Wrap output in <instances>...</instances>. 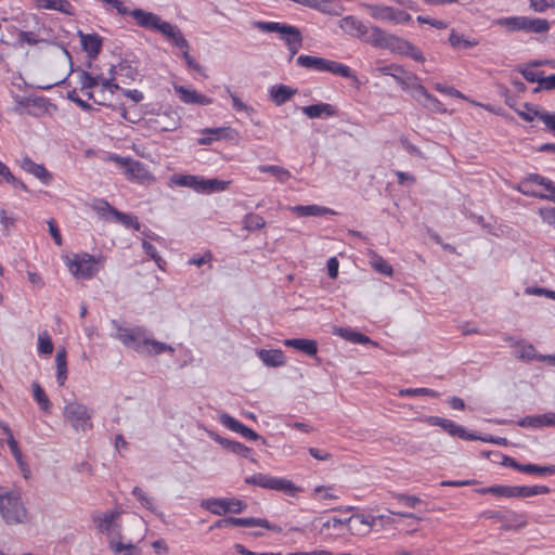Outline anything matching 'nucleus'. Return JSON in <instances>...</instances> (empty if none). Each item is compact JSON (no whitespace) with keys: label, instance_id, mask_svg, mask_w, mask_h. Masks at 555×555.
I'll return each mask as SVG.
<instances>
[{"label":"nucleus","instance_id":"52","mask_svg":"<svg viewBox=\"0 0 555 555\" xmlns=\"http://www.w3.org/2000/svg\"><path fill=\"white\" fill-rule=\"evenodd\" d=\"M142 248L145 251V254L149 255L151 257V259H153L155 261V263L157 264V267L159 269H162V270L165 269L166 261L157 253L156 247L153 244H151L147 241H143L142 242Z\"/></svg>","mask_w":555,"mask_h":555},{"label":"nucleus","instance_id":"24","mask_svg":"<svg viewBox=\"0 0 555 555\" xmlns=\"http://www.w3.org/2000/svg\"><path fill=\"white\" fill-rule=\"evenodd\" d=\"M284 345L299 350L307 356H315L318 352V343L313 339L292 338L286 339Z\"/></svg>","mask_w":555,"mask_h":555},{"label":"nucleus","instance_id":"57","mask_svg":"<svg viewBox=\"0 0 555 555\" xmlns=\"http://www.w3.org/2000/svg\"><path fill=\"white\" fill-rule=\"evenodd\" d=\"M346 525H347V518L343 519V518H338V517H332L322 524L320 533H324L325 530H330V529H333V530L337 531L338 533H340V531L343 530V528Z\"/></svg>","mask_w":555,"mask_h":555},{"label":"nucleus","instance_id":"46","mask_svg":"<svg viewBox=\"0 0 555 555\" xmlns=\"http://www.w3.org/2000/svg\"><path fill=\"white\" fill-rule=\"evenodd\" d=\"M244 229L248 231L260 230L266 225L264 219L257 214H247L243 220Z\"/></svg>","mask_w":555,"mask_h":555},{"label":"nucleus","instance_id":"20","mask_svg":"<svg viewBox=\"0 0 555 555\" xmlns=\"http://www.w3.org/2000/svg\"><path fill=\"white\" fill-rule=\"evenodd\" d=\"M230 526H238V527H262L268 530L280 532L281 528L278 526L271 525L267 519L264 518H255V517H244V518H236V517H229Z\"/></svg>","mask_w":555,"mask_h":555},{"label":"nucleus","instance_id":"28","mask_svg":"<svg viewBox=\"0 0 555 555\" xmlns=\"http://www.w3.org/2000/svg\"><path fill=\"white\" fill-rule=\"evenodd\" d=\"M551 491L547 486H513L512 498H529L546 494Z\"/></svg>","mask_w":555,"mask_h":555},{"label":"nucleus","instance_id":"41","mask_svg":"<svg viewBox=\"0 0 555 555\" xmlns=\"http://www.w3.org/2000/svg\"><path fill=\"white\" fill-rule=\"evenodd\" d=\"M7 443L12 452V455L14 456L18 467L23 472L24 476L27 477V473H29L28 466L26 462L23 459L22 452L18 448V443L15 440L14 437H10V439L7 440Z\"/></svg>","mask_w":555,"mask_h":555},{"label":"nucleus","instance_id":"5","mask_svg":"<svg viewBox=\"0 0 555 555\" xmlns=\"http://www.w3.org/2000/svg\"><path fill=\"white\" fill-rule=\"evenodd\" d=\"M63 416L76 431H86L92 428V412L80 402L67 403L64 406Z\"/></svg>","mask_w":555,"mask_h":555},{"label":"nucleus","instance_id":"62","mask_svg":"<svg viewBox=\"0 0 555 555\" xmlns=\"http://www.w3.org/2000/svg\"><path fill=\"white\" fill-rule=\"evenodd\" d=\"M409 89H410L412 98L420 104L426 98V95L429 93L426 90V88L420 83H414Z\"/></svg>","mask_w":555,"mask_h":555},{"label":"nucleus","instance_id":"47","mask_svg":"<svg viewBox=\"0 0 555 555\" xmlns=\"http://www.w3.org/2000/svg\"><path fill=\"white\" fill-rule=\"evenodd\" d=\"M399 396L401 397H416V396H427L437 398L439 397V392L430 389V388H404L399 390Z\"/></svg>","mask_w":555,"mask_h":555},{"label":"nucleus","instance_id":"58","mask_svg":"<svg viewBox=\"0 0 555 555\" xmlns=\"http://www.w3.org/2000/svg\"><path fill=\"white\" fill-rule=\"evenodd\" d=\"M227 92L231 96L232 105L235 111L245 112L247 115H253L256 112L254 107L245 104L236 94L232 93L230 88H227Z\"/></svg>","mask_w":555,"mask_h":555},{"label":"nucleus","instance_id":"61","mask_svg":"<svg viewBox=\"0 0 555 555\" xmlns=\"http://www.w3.org/2000/svg\"><path fill=\"white\" fill-rule=\"evenodd\" d=\"M39 41V38L33 31L21 30L17 35L18 44L27 43L34 46L37 44Z\"/></svg>","mask_w":555,"mask_h":555},{"label":"nucleus","instance_id":"14","mask_svg":"<svg viewBox=\"0 0 555 555\" xmlns=\"http://www.w3.org/2000/svg\"><path fill=\"white\" fill-rule=\"evenodd\" d=\"M78 37L80 38L82 50L87 55L90 59L96 57L102 49V37L95 33L85 34L81 30H78Z\"/></svg>","mask_w":555,"mask_h":555},{"label":"nucleus","instance_id":"25","mask_svg":"<svg viewBox=\"0 0 555 555\" xmlns=\"http://www.w3.org/2000/svg\"><path fill=\"white\" fill-rule=\"evenodd\" d=\"M258 356L268 366L278 367L285 363L284 352L280 349H261L258 351Z\"/></svg>","mask_w":555,"mask_h":555},{"label":"nucleus","instance_id":"43","mask_svg":"<svg viewBox=\"0 0 555 555\" xmlns=\"http://www.w3.org/2000/svg\"><path fill=\"white\" fill-rule=\"evenodd\" d=\"M522 473L539 476L555 475V465L525 464Z\"/></svg>","mask_w":555,"mask_h":555},{"label":"nucleus","instance_id":"10","mask_svg":"<svg viewBox=\"0 0 555 555\" xmlns=\"http://www.w3.org/2000/svg\"><path fill=\"white\" fill-rule=\"evenodd\" d=\"M428 423L433 426H439L444 431H447L449 435L453 437H459L463 440H477L478 436L475 434H468L464 427L457 425L451 420L439 417V416H430L428 418Z\"/></svg>","mask_w":555,"mask_h":555},{"label":"nucleus","instance_id":"8","mask_svg":"<svg viewBox=\"0 0 555 555\" xmlns=\"http://www.w3.org/2000/svg\"><path fill=\"white\" fill-rule=\"evenodd\" d=\"M67 267L75 278L82 280H89L98 272L95 258L86 253L74 255L68 259Z\"/></svg>","mask_w":555,"mask_h":555},{"label":"nucleus","instance_id":"27","mask_svg":"<svg viewBox=\"0 0 555 555\" xmlns=\"http://www.w3.org/2000/svg\"><path fill=\"white\" fill-rule=\"evenodd\" d=\"M215 440L219 442L225 450L244 459H249L251 455V449L238 441L221 438L220 436H216Z\"/></svg>","mask_w":555,"mask_h":555},{"label":"nucleus","instance_id":"2","mask_svg":"<svg viewBox=\"0 0 555 555\" xmlns=\"http://www.w3.org/2000/svg\"><path fill=\"white\" fill-rule=\"evenodd\" d=\"M132 17L138 26L160 33L171 46L178 49H190L189 41L181 29L177 25L163 21L159 15L142 9H134Z\"/></svg>","mask_w":555,"mask_h":555},{"label":"nucleus","instance_id":"50","mask_svg":"<svg viewBox=\"0 0 555 555\" xmlns=\"http://www.w3.org/2000/svg\"><path fill=\"white\" fill-rule=\"evenodd\" d=\"M132 494L140 501L141 505L151 512L157 514V509L154 505V501L150 498L141 488L134 487L132 490Z\"/></svg>","mask_w":555,"mask_h":555},{"label":"nucleus","instance_id":"40","mask_svg":"<svg viewBox=\"0 0 555 555\" xmlns=\"http://www.w3.org/2000/svg\"><path fill=\"white\" fill-rule=\"evenodd\" d=\"M335 333L354 344L372 343L370 337H367L366 335L359 333V332H354L349 328L338 327L335 330Z\"/></svg>","mask_w":555,"mask_h":555},{"label":"nucleus","instance_id":"60","mask_svg":"<svg viewBox=\"0 0 555 555\" xmlns=\"http://www.w3.org/2000/svg\"><path fill=\"white\" fill-rule=\"evenodd\" d=\"M513 486L494 485L491 486V494L496 498L512 499Z\"/></svg>","mask_w":555,"mask_h":555},{"label":"nucleus","instance_id":"12","mask_svg":"<svg viewBox=\"0 0 555 555\" xmlns=\"http://www.w3.org/2000/svg\"><path fill=\"white\" fill-rule=\"evenodd\" d=\"M20 167L27 173L35 176L46 185L50 184L52 181V175L47 170V168L42 164L35 163L28 156L21 159Z\"/></svg>","mask_w":555,"mask_h":555},{"label":"nucleus","instance_id":"35","mask_svg":"<svg viewBox=\"0 0 555 555\" xmlns=\"http://www.w3.org/2000/svg\"><path fill=\"white\" fill-rule=\"evenodd\" d=\"M55 364H56V380L60 386H64L67 379V361H66V350L62 349L56 352L55 356Z\"/></svg>","mask_w":555,"mask_h":555},{"label":"nucleus","instance_id":"63","mask_svg":"<svg viewBox=\"0 0 555 555\" xmlns=\"http://www.w3.org/2000/svg\"><path fill=\"white\" fill-rule=\"evenodd\" d=\"M530 8L535 12H544L555 7V0H529Z\"/></svg>","mask_w":555,"mask_h":555},{"label":"nucleus","instance_id":"17","mask_svg":"<svg viewBox=\"0 0 555 555\" xmlns=\"http://www.w3.org/2000/svg\"><path fill=\"white\" fill-rule=\"evenodd\" d=\"M175 90L180 100L186 104L208 105L212 100L204 94L197 93L195 90L188 89L183 86H176Z\"/></svg>","mask_w":555,"mask_h":555},{"label":"nucleus","instance_id":"22","mask_svg":"<svg viewBox=\"0 0 555 555\" xmlns=\"http://www.w3.org/2000/svg\"><path fill=\"white\" fill-rule=\"evenodd\" d=\"M520 31L544 34L550 29V23L544 18L522 16Z\"/></svg>","mask_w":555,"mask_h":555},{"label":"nucleus","instance_id":"6","mask_svg":"<svg viewBox=\"0 0 555 555\" xmlns=\"http://www.w3.org/2000/svg\"><path fill=\"white\" fill-rule=\"evenodd\" d=\"M201 507L214 515L227 513L241 514L247 508V503L236 498H209L201 502Z\"/></svg>","mask_w":555,"mask_h":555},{"label":"nucleus","instance_id":"26","mask_svg":"<svg viewBox=\"0 0 555 555\" xmlns=\"http://www.w3.org/2000/svg\"><path fill=\"white\" fill-rule=\"evenodd\" d=\"M525 183H534V184L543 186L544 190L546 191V193L545 194H540L539 196L542 197V198H546L548 201L554 202V198H555V183L553 181H551L550 179L544 178V177H542L540 175H537V173H532V175L528 176V178L526 179Z\"/></svg>","mask_w":555,"mask_h":555},{"label":"nucleus","instance_id":"38","mask_svg":"<svg viewBox=\"0 0 555 555\" xmlns=\"http://www.w3.org/2000/svg\"><path fill=\"white\" fill-rule=\"evenodd\" d=\"M526 111H517V114L525 120V121H533L535 118L541 119L545 124V115L548 116H555V114L546 112V111H539L535 107L530 106L528 103H525Z\"/></svg>","mask_w":555,"mask_h":555},{"label":"nucleus","instance_id":"31","mask_svg":"<svg viewBox=\"0 0 555 555\" xmlns=\"http://www.w3.org/2000/svg\"><path fill=\"white\" fill-rule=\"evenodd\" d=\"M389 35L390 34L386 33L380 27L371 25L364 42L374 48L384 49Z\"/></svg>","mask_w":555,"mask_h":555},{"label":"nucleus","instance_id":"9","mask_svg":"<svg viewBox=\"0 0 555 555\" xmlns=\"http://www.w3.org/2000/svg\"><path fill=\"white\" fill-rule=\"evenodd\" d=\"M370 15L377 21H387L393 24H408L412 16L403 10L388 5L366 4Z\"/></svg>","mask_w":555,"mask_h":555},{"label":"nucleus","instance_id":"42","mask_svg":"<svg viewBox=\"0 0 555 555\" xmlns=\"http://www.w3.org/2000/svg\"><path fill=\"white\" fill-rule=\"evenodd\" d=\"M522 16H508L495 20V24L506 29L508 33L520 31Z\"/></svg>","mask_w":555,"mask_h":555},{"label":"nucleus","instance_id":"16","mask_svg":"<svg viewBox=\"0 0 555 555\" xmlns=\"http://www.w3.org/2000/svg\"><path fill=\"white\" fill-rule=\"evenodd\" d=\"M297 93V89L287 85H274L269 89V98L276 105L281 106Z\"/></svg>","mask_w":555,"mask_h":555},{"label":"nucleus","instance_id":"13","mask_svg":"<svg viewBox=\"0 0 555 555\" xmlns=\"http://www.w3.org/2000/svg\"><path fill=\"white\" fill-rule=\"evenodd\" d=\"M38 10H53L74 16L76 10L68 0H30Z\"/></svg>","mask_w":555,"mask_h":555},{"label":"nucleus","instance_id":"55","mask_svg":"<svg viewBox=\"0 0 555 555\" xmlns=\"http://www.w3.org/2000/svg\"><path fill=\"white\" fill-rule=\"evenodd\" d=\"M421 105L433 113L446 112L442 103L430 93H428L426 98L421 102Z\"/></svg>","mask_w":555,"mask_h":555},{"label":"nucleus","instance_id":"30","mask_svg":"<svg viewBox=\"0 0 555 555\" xmlns=\"http://www.w3.org/2000/svg\"><path fill=\"white\" fill-rule=\"evenodd\" d=\"M111 72H115L124 83H129L130 81L135 80L138 76V70L133 67L129 62L121 61L116 66H111Z\"/></svg>","mask_w":555,"mask_h":555},{"label":"nucleus","instance_id":"4","mask_svg":"<svg viewBox=\"0 0 555 555\" xmlns=\"http://www.w3.org/2000/svg\"><path fill=\"white\" fill-rule=\"evenodd\" d=\"M107 160L113 162L121 167L126 178L130 181L145 183L153 179V176L149 171L146 165L139 160L132 159L130 157H122L117 154L109 155Z\"/></svg>","mask_w":555,"mask_h":555},{"label":"nucleus","instance_id":"39","mask_svg":"<svg viewBox=\"0 0 555 555\" xmlns=\"http://www.w3.org/2000/svg\"><path fill=\"white\" fill-rule=\"evenodd\" d=\"M31 388L35 401L39 404L42 411L49 413L51 410V401L46 395L43 388L37 382H34L31 384Z\"/></svg>","mask_w":555,"mask_h":555},{"label":"nucleus","instance_id":"56","mask_svg":"<svg viewBox=\"0 0 555 555\" xmlns=\"http://www.w3.org/2000/svg\"><path fill=\"white\" fill-rule=\"evenodd\" d=\"M38 351L42 354H51L53 352V344L47 331L38 336Z\"/></svg>","mask_w":555,"mask_h":555},{"label":"nucleus","instance_id":"15","mask_svg":"<svg viewBox=\"0 0 555 555\" xmlns=\"http://www.w3.org/2000/svg\"><path fill=\"white\" fill-rule=\"evenodd\" d=\"M253 27L257 28L258 30L262 33H276L280 35V38L282 39V36L284 35H292L296 31V27L279 22H263V21H255L253 23Z\"/></svg>","mask_w":555,"mask_h":555},{"label":"nucleus","instance_id":"32","mask_svg":"<svg viewBox=\"0 0 555 555\" xmlns=\"http://www.w3.org/2000/svg\"><path fill=\"white\" fill-rule=\"evenodd\" d=\"M325 61L324 57L302 54L297 57L296 63L300 67L322 73L324 72Z\"/></svg>","mask_w":555,"mask_h":555},{"label":"nucleus","instance_id":"3","mask_svg":"<svg viewBox=\"0 0 555 555\" xmlns=\"http://www.w3.org/2000/svg\"><path fill=\"white\" fill-rule=\"evenodd\" d=\"M0 514L9 525L23 524L27 520V511L18 491H3L0 488Z\"/></svg>","mask_w":555,"mask_h":555},{"label":"nucleus","instance_id":"53","mask_svg":"<svg viewBox=\"0 0 555 555\" xmlns=\"http://www.w3.org/2000/svg\"><path fill=\"white\" fill-rule=\"evenodd\" d=\"M361 21L353 15H348L339 21V27L347 34L353 36Z\"/></svg>","mask_w":555,"mask_h":555},{"label":"nucleus","instance_id":"21","mask_svg":"<svg viewBox=\"0 0 555 555\" xmlns=\"http://www.w3.org/2000/svg\"><path fill=\"white\" fill-rule=\"evenodd\" d=\"M289 210L296 214L298 217H319L325 215H335L336 212L327 207L319 205H297L289 207Z\"/></svg>","mask_w":555,"mask_h":555},{"label":"nucleus","instance_id":"36","mask_svg":"<svg viewBox=\"0 0 555 555\" xmlns=\"http://www.w3.org/2000/svg\"><path fill=\"white\" fill-rule=\"evenodd\" d=\"M410 41L390 34L387 38L384 49H388L393 53L404 55L409 48Z\"/></svg>","mask_w":555,"mask_h":555},{"label":"nucleus","instance_id":"19","mask_svg":"<svg viewBox=\"0 0 555 555\" xmlns=\"http://www.w3.org/2000/svg\"><path fill=\"white\" fill-rule=\"evenodd\" d=\"M528 525L527 515L512 509L504 511L502 530H519Z\"/></svg>","mask_w":555,"mask_h":555},{"label":"nucleus","instance_id":"44","mask_svg":"<svg viewBox=\"0 0 555 555\" xmlns=\"http://www.w3.org/2000/svg\"><path fill=\"white\" fill-rule=\"evenodd\" d=\"M449 42L453 48L456 49H469L478 44V41L469 40L463 35L455 33L454 30H452L450 34Z\"/></svg>","mask_w":555,"mask_h":555},{"label":"nucleus","instance_id":"1","mask_svg":"<svg viewBox=\"0 0 555 555\" xmlns=\"http://www.w3.org/2000/svg\"><path fill=\"white\" fill-rule=\"evenodd\" d=\"M117 330L116 338L127 348L145 356H157L164 352L173 353L175 349L170 345L155 340L150 337L144 326L124 327L113 321Z\"/></svg>","mask_w":555,"mask_h":555},{"label":"nucleus","instance_id":"37","mask_svg":"<svg viewBox=\"0 0 555 555\" xmlns=\"http://www.w3.org/2000/svg\"><path fill=\"white\" fill-rule=\"evenodd\" d=\"M258 170L263 173H271L281 183H285L292 177L289 170L276 165H260Z\"/></svg>","mask_w":555,"mask_h":555},{"label":"nucleus","instance_id":"29","mask_svg":"<svg viewBox=\"0 0 555 555\" xmlns=\"http://www.w3.org/2000/svg\"><path fill=\"white\" fill-rule=\"evenodd\" d=\"M324 72L332 73L336 76L352 79L358 81V77L352 73L351 68L343 63L327 60L325 61Z\"/></svg>","mask_w":555,"mask_h":555},{"label":"nucleus","instance_id":"49","mask_svg":"<svg viewBox=\"0 0 555 555\" xmlns=\"http://www.w3.org/2000/svg\"><path fill=\"white\" fill-rule=\"evenodd\" d=\"M115 516L116 515L114 513L107 512L104 513L102 516L94 518V521L96 522L98 528L102 532L111 533Z\"/></svg>","mask_w":555,"mask_h":555},{"label":"nucleus","instance_id":"51","mask_svg":"<svg viewBox=\"0 0 555 555\" xmlns=\"http://www.w3.org/2000/svg\"><path fill=\"white\" fill-rule=\"evenodd\" d=\"M229 181L218 180V179H204L203 178V188L204 190L202 193H209L215 191H224L228 185Z\"/></svg>","mask_w":555,"mask_h":555},{"label":"nucleus","instance_id":"33","mask_svg":"<svg viewBox=\"0 0 555 555\" xmlns=\"http://www.w3.org/2000/svg\"><path fill=\"white\" fill-rule=\"evenodd\" d=\"M518 426L524 428L551 427L552 421L545 414L528 415L517 422Z\"/></svg>","mask_w":555,"mask_h":555},{"label":"nucleus","instance_id":"59","mask_svg":"<svg viewBox=\"0 0 555 555\" xmlns=\"http://www.w3.org/2000/svg\"><path fill=\"white\" fill-rule=\"evenodd\" d=\"M100 85L102 94L105 93V91H108L111 94H114L115 91L121 90L120 87L115 82L114 76L108 78L100 76Z\"/></svg>","mask_w":555,"mask_h":555},{"label":"nucleus","instance_id":"64","mask_svg":"<svg viewBox=\"0 0 555 555\" xmlns=\"http://www.w3.org/2000/svg\"><path fill=\"white\" fill-rule=\"evenodd\" d=\"M542 220L547 224L555 228V208L554 207H544L539 211Z\"/></svg>","mask_w":555,"mask_h":555},{"label":"nucleus","instance_id":"45","mask_svg":"<svg viewBox=\"0 0 555 555\" xmlns=\"http://www.w3.org/2000/svg\"><path fill=\"white\" fill-rule=\"evenodd\" d=\"M370 263L380 274L391 276L393 273L392 267L389 262L376 254L371 257Z\"/></svg>","mask_w":555,"mask_h":555},{"label":"nucleus","instance_id":"7","mask_svg":"<svg viewBox=\"0 0 555 555\" xmlns=\"http://www.w3.org/2000/svg\"><path fill=\"white\" fill-rule=\"evenodd\" d=\"M245 482L263 489L281 491L284 493H293L295 490H297L293 481L286 478L274 477L262 473L246 477Z\"/></svg>","mask_w":555,"mask_h":555},{"label":"nucleus","instance_id":"23","mask_svg":"<svg viewBox=\"0 0 555 555\" xmlns=\"http://www.w3.org/2000/svg\"><path fill=\"white\" fill-rule=\"evenodd\" d=\"M172 184L178 186L190 188L198 193H202L203 188V178L193 175H173L170 178Z\"/></svg>","mask_w":555,"mask_h":555},{"label":"nucleus","instance_id":"54","mask_svg":"<svg viewBox=\"0 0 555 555\" xmlns=\"http://www.w3.org/2000/svg\"><path fill=\"white\" fill-rule=\"evenodd\" d=\"M111 548L117 555H140L138 547L131 543L124 544L121 542L111 543Z\"/></svg>","mask_w":555,"mask_h":555},{"label":"nucleus","instance_id":"34","mask_svg":"<svg viewBox=\"0 0 555 555\" xmlns=\"http://www.w3.org/2000/svg\"><path fill=\"white\" fill-rule=\"evenodd\" d=\"M103 204L106 206V208L111 211V214L117 221L121 222L127 228H133L137 231L140 230L141 224L137 217L118 211L117 209L111 207L107 202H103Z\"/></svg>","mask_w":555,"mask_h":555},{"label":"nucleus","instance_id":"18","mask_svg":"<svg viewBox=\"0 0 555 555\" xmlns=\"http://www.w3.org/2000/svg\"><path fill=\"white\" fill-rule=\"evenodd\" d=\"M302 113L313 119L322 117H333L337 115V109L330 103H318L302 107Z\"/></svg>","mask_w":555,"mask_h":555},{"label":"nucleus","instance_id":"11","mask_svg":"<svg viewBox=\"0 0 555 555\" xmlns=\"http://www.w3.org/2000/svg\"><path fill=\"white\" fill-rule=\"evenodd\" d=\"M219 420H220V423L225 428L242 435L244 438H246L248 440H258L261 438L255 430L245 426L244 424H242L241 422H238L233 416H231L227 413L221 414Z\"/></svg>","mask_w":555,"mask_h":555},{"label":"nucleus","instance_id":"48","mask_svg":"<svg viewBox=\"0 0 555 555\" xmlns=\"http://www.w3.org/2000/svg\"><path fill=\"white\" fill-rule=\"evenodd\" d=\"M79 85L81 90H91L100 86V76H92L86 70H80Z\"/></svg>","mask_w":555,"mask_h":555}]
</instances>
